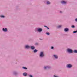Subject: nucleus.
I'll return each instance as SVG.
<instances>
[{
    "mask_svg": "<svg viewBox=\"0 0 77 77\" xmlns=\"http://www.w3.org/2000/svg\"><path fill=\"white\" fill-rule=\"evenodd\" d=\"M40 40H42V39L40 38Z\"/></svg>",
    "mask_w": 77,
    "mask_h": 77,
    "instance_id": "obj_29",
    "label": "nucleus"
},
{
    "mask_svg": "<svg viewBox=\"0 0 77 77\" xmlns=\"http://www.w3.org/2000/svg\"><path fill=\"white\" fill-rule=\"evenodd\" d=\"M73 52H74L75 53H77V50H75Z\"/></svg>",
    "mask_w": 77,
    "mask_h": 77,
    "instance_id": "obj_16",
    "label": "nucleus"
},
{
    "mask_svg": "<svg viewBox=\"0 0 77 77\" xmlns=\"http://www.w3.org/2000/svg\"><path fill=\"white\" fill-rule=\"evenodd\" d=\"M23 76H27V73L26 72H24L23 74Z\"/></svg>",
    "mask_w": 77,
    "mask_h": 77,
    "instance_id": "obj_13",
    "label": "nucleus"
},
{
    "mask_svg": "<svg viewBox=\"0 0 77 77\" xmlns=\"http://www.w3.org/2000/svg\"><path fill=\"white\" fill-rule=\"evenodd\" d=\"M62 11H60V13H62Z\"/></svg>",
    "mask_w": 77,
    "mask_h": 77,
    "instance_id": "obj_30",
    "label": "nucleus"
},
{
    "mask_svg": "<svg viewBox=\"0 0 77 77\" xmlns=\"http://www.w3.org/2000/svg\"><path fill=\"white\" fill-rule=\"evenodd\" d=\"M23 68L24 69H27V68L25 67H23Z\"/></svg>",
    "mask_w": 77,
    "mask_h": 77,
    "instance_id": "obj_17",
    "label": "nucleus"
},
{
    "mask_svg": "<svg viewBox=\"0 0 77 77\" xmlns=\"http://www.w3.org/2000/svg\"><path fill=\"white\" fill-rule=\"evenodd\" d=\"M44 27H47V26H44Z\"/></svg>",
    "mask_w": 77,
    "mask_h": 77,
    "instance_id": "obj_27",
    "label": "nucleus"
},
{
    "mask_svg": "<svg viewBox=\"0 0 77 77\" xmlns=\"http://www.w3.org/2000/svg\"><path fill=\"white\" fill-rule=\"evenodd\" d=\"M35 45H38V43H36L35 44Z\"/></svg>",
    "mask_w": 77,
    "mask_h": 77,
    "instance_id": "obj_24",
    "label": "nucleus"
},
{
    "mask_svg": "<svg viewBox=\"0 0 77 77\" xmlns=\"http://www.w3.org/2000/svg\"><path fill=\"white\" fill-rule=\"evenodd\" d=\"M53 56L55 59H58V56L56 54L53 55Z\"/></svg>",
    "mask_w": 77,
    "mask_h": 77,
    "instance_id": "obj_6",
    "label": "nucleus"
},
{
    "mask_svg": "<svg viewBox=\"0 0 77 77\" xmlns=\"http://www.w3.org/2000/svg\"><path fill=\"white\" fill-rule=\"evenodd\" d=\"M38 50L36 49H35L33 51V52L34 53H36V52H37L38 51Z\"/></svg>",
    "mask_w": 77,
    "mask_h": 77,
    "instance_id": "obj_15",
    "label": "nucleus"
},
{
    "mask_svg": "<svg viewBox=\"0 0 77 77\" xmlns=\"http://www.w3.org/2000/svg\"><path fill=\"white\" fill-rule=\"evenodd\" d=\"M31 48L32 50H34L35 48V47L34 46H31Z\"/></svg>",
    "mask_w": 77,
    "mask_h": 77,
    "instance_id": "obj_14",
    "label": "nucleus"
},
{
    "mask_svg": "<svg viewBox=\"0 0 77 77\" xmlns=\"http://www.w3.org/2000/svg\"><path fill=\"white\" fill-rule=\"evenodd\" d=\"M72 28H74L75 27V26L74 25H72Z\"/></svg>",
    "mask_w": 77,
    "mask_h": 77,
    "instance_id": "obj_23",
    "label": "nucleus"
},
{
    "mask_svg": "<svg viewBox=\"0 0 77 77\" xmlns=\"http://www.w3.org/2000/svg\"><path fill=\"white\" fill-rule=\"evenodd\" d=\"M37 31L38 32H41L42 31V29L41 28H38L37 29Z\"/></svg>",
    "mask_w": 77,
    "mask_h": 77,
    "instance_id": "obj_7",
    "label": "nucleus"
},
{
    "mask_svg": "<svg viewBox=\"0 0 77 77\" xmlns=\"http://www.w3.org/2000/svg\"><path fill=\"white\" fill-rule=\"evenodd\" d=\"M51 49H54V47H53V46L51 47Z\"/></svg>",
    "mask_w": 77,
    "mask_h": 77,
    "instance_id": "obj_25",
    "label": "nucleus"
},
{
    "mask_svg": "<svg viewBox=\"0 0 77 77\" xmlns=\"http://www.w3.org/2000/svg\"><path fill=\"white\" fill-rule=\"evenodd\" d=\"M28 75L29 77H33V75L31 74Z\"/></svg>",
    "mask_w": 77,
    "mask_h": 77,
    "instance_id": "obj_18",
    "label": "nucleus"
},
{
    "mask_svg": "<svg viewBox=\"0 0 77 77\" xmlns=\"http://www.w3.org/2000/svg\"><path fill=\"white\" fill-rule=\"evenodd\" d=\"M2 31L3 32H6L8 31V29L6 28H2Z\"/></svg>",
    "mask_w": 77,
    "mask_h": 77,
    "instance_id": "obj_8",
    "label": "nucleus"
},
{
    "mask_svg": "<svg viewBox=\"0 0 77 77\" xmlns=\"http://www.w3.org/2000/svg\"><path fill=\"white\" fill-rule=\"evenodd\" d=\"M46 35H50V33H49V32H46Z\"/></svg>",
    "mask_w": 77,
    "mask_h": 77,
    "instance_id": "obj_21",
    "label": "nucleus"
},
{
    "mask_svg": "<svg viewBox=\"0 0 77 77\" xmlns=\"http://www.w3.org/2000/svg\"><path fill=\"white\" fill-rule=\"evenodd\" d=\"M0 17L2 18H5V16L3 15H1L0 16Z\"/></svg>",
    "mask_w": 77,
    "mask_h": 77,
    "instance_id": "obj_12",
    "label": "nucleus"
},
{
    "mask_svg": "<svg viewBox=\"0 0 77 77\" xmlns=\"http://www.w3.org/2000/svg\"><path fill=\"white\" fill-rule=\"evenodd\" d=\"M64 32H66L68 31H69V29L68 28H65L64 29Z\"/></svg>",
    "mask_w": 77,
    "mask_h": 77,
    "instance_id": "obj_10",
    "label": "nucleus"
},
{
    "mask_svg": "<svg viewBox=\"0 0 77 77\" xmlns=\"http://www.w3.org/2000/svg\"><path fill=\"white\" fill-rule=\"evenodd\" d=\"M47 3L48 5H50V2L49 1H47Z\"/></svg>",
    "mask_w": 77,
    "mask_h": 77,
    "instance_id": "obj_19",
    "label": "nucleus"
},
{
    "mask_svg": "<svg viewBox=\"0 0 77 77\" xmlns=\"http://www.w3.org/2000/svg\"><path fill=\"white\" fill-rule=\"evenodd\" d=\"M51 68V66H45L44 67V69H50Z\"/></svg>",
    "mask_w": 77,
    "mask_h": 77,
    "instance_id": "obj_2",
    "label": "nucleus"
},
{
    "mask_svg": "<svg viewBox=\"0 0 77 77\" xmlns=\"http://www.w3.org/2000/svg\"><path fill=\"white\" fill-rule=\"evenodd\" d=\"M53 77H58V76H57L56 75H54Z\"/></svg>",
    "mask_w": 77,
    "mask_h": 77,
    "instance_id": "obj_22",
    "label": "nucleus"
},
{
    "mask_svg": "<svg viewBox=\"0 0 77 77\" xmlns=\"http://www.w3.org/2000/svg\"><path fill=\"white\" fill-rule=\"evenodd\" d=\"M60 2L62 5H66L67 3L65 1H61Z\"/></svg>",
    "mask_w": 77,
    "mask_h": 77,
    "instance_id": "obj_4",
    "label": "nucleus"
},
{
    "mask_svg": "<svg viewBox=\"0 0 77 77\" xmlns=\"http://www.w3.org/2000/svg\"><path fill=\"white\" fill-rule=\"evenodd\" d=\"M67 51L70 53H72V50L69 48H68L67 49Z\"/></svg>",
    "mask_w": 77,
    "mask_h": 77,
    "instance_id": "obj_3",
    "label": "nucleus"
},
{
    "mask_svg": "<svg viewBox=\"0 0 77 77\" xmlns=\"http://www.w3.org/2000/svg\"><path fill=\"white\" fill-rule=\"evenodd\" d=\"M13 74L15 75H17V72L14 71L13 72Z\"/></svg>",
    "mask_w": 77,
    "mask_h": 77,
    "instance_id": "obj_11",
    "label": "nucleus"
},
{
    "mask_svg": "<svg viewBox=\"0 0 77 77\" xmlns=\"http://www.w3.org/2000/svg\"><path fill=\"white\" fill-rule=\"evenodd\" d=\"M46 28H47V29H49V28L48 27H47Z\"/></svg>",
    "mask_w": 77,
    "mask_h": 77,
    "instance_id": "obj_28",
    "label": "nucleus"
},
{
    "mask_svg": "<svg viewBox=\"0 0 77 77\" xmlns=\"http://www.w3.org/2000/svg\"><path fill=\"white\" fill-rule=\"evenodd\" d=\"M66 67L68 68H71L72 67V65L70 64H68L67 65Z\"/></svg>",
    "mask_w": 77,
    "mask_h": 77,
    "instance_id": "obj_5",
    "label": "nucleus"
},
{
    "mask_svg": "<svg viewBox=\"0 0 77 77\" xmlns=\"http://www.w3.org/2000/svg\"><path fill=\"white\" fill-rule=\"evenodd\" d=\"M25 48L26 49H29L30 48V47L28 45H25Z\"/></svg>",
    "mask_w": 77,
    "mask_h": 77,
    "instance_id": "obj_9",
    "label": "nucleus"
},
{
    "mask_svg": "<svg viewBox=\"0 0 77 77\" xmlns=\"http://www.w3.org/2000/svg\"><path fill=\"white\" fill-rule=\"evenodd\" d=\"M61 27H62V25H59L57 26L58 28H60Z\"/></svg>",
    "mask_w": 77,
    "mask_h": 77,
    "instance_id": "obj_20",
    "label": "nucleus"
},
{
    "mask_svg": "<svg viewBox=\"0 0 77 77\" xmlns=\"http://www.w3.org/2000/svg\"><path fill=\"white\" fill-rule=\"evenodd\" d=\"M45 55L44 54V52H40L39 54V57L40 58H42V57H44Z\"/></svg>",
    "mask_w": 77,
    "mask_h": 77,
    "instance_id": "obj_1",
    "label": "nucleus"
},
{
    "mask_svg": "<svg viewBox=\"0 0 77 77\" xmlns=\"http://www.w3.org/2000/svg\"><path fill=\"white\" fill-rule=\"evenodd\" d=\"M75 21H76V22H77V18L75 19Z\"/></svg>",
    "mask_w": 77,
    "mask_h": 77,
    "instance_id": "obj_26",
    "label": "nucleus"
}]
</instances>
